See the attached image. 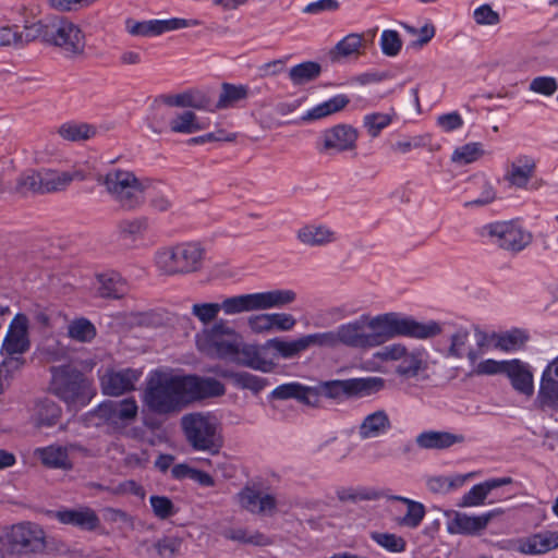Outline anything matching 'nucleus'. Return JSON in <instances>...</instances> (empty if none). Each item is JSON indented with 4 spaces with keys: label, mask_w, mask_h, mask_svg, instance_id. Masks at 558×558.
I'll return each instance as SVG.
<instances>
[{
    "label": "nucleus",
    "mask_w": 558,
    "mask_h": 558,
    "mask_svg": "<svg viewBox=\"0 0 558 558\" xmlns=\"http://www.w3.org/2000/svg\"><path fill=\"white\" fill-rule=\"evenodd\" d=\"M450 327L435 320L420 323L411 316L399 313H386L375 317L362 315L357 319L340 325L336 331L338 345L367 349L385 343L395 337L430 339Z\"/></svg>",
    "instance_id": "nucleus-1"
},
{
    "label": "nucleus",
    "mask_w": 558,
    "mask_h": 558,
    "mask_svg": "<svg viewBox=\"0 0 558 558\" xmlns=\"http://www.w3.org/2000/svg\"><path fill=\"white\" fill-rule=\"evenodd\" d=\"M225 386L215 378L155 372L148 379L143 401L153 413H177L186 404L225 395Z\"/></svg>",
    "instance_id": "nucleus-2"
},
{
    "label": "nucleus",
    "mask_w": 558,
    "mask_h": 558,
    "mask_svg": "<svg viewBox=\"0 0 558 558\" xmlns=\"http://www.w3.org/2000/svg\"><path fill=\"white\" fill-rule=\"evenodd\" d=\"M279 305V291L240 294L226 298L221 303H194L191 314L205 327L217 322L220 311L232 316L245 312L265 311Z\"/></svg>",
    "instance_id": "nucleus-3"
},
{
    "label": "nucleus",
    "mask_w": 558,
    "mask_h": 558,
    "mask_svg": "<svg viewBox=\"0 0 558 558\" xmlns=\"http://www.w3.org/2000/svg\"><path fill=\"white\" fill-rule=\"evenodd\" d=\"M108 196L123 210L140 208L145 201L147 180L125 168L110 169L97 178Z\"/></svg>",
    "instance_id": "nucleus-4"
},
{
    "label": "nucleus",
    "mask_w": 558,
    "mask_h": 558,
    "mask_svg": "<svg viewBox=\"0 0 558 558\" xmlns=\"http://www.w3.org/2000/svg\"><path fill=\"white\" fill-rule=\"evenodd\" d=\"M206 248L198 241L180 242L160 247L155 253V266L165 276L198 272L204 265Z\"/></svg>",
    "instance_id": "nucleus-5"
},
{
    "label": "nucleus",
    "mask_w": 558,
    "mask_h": 558,
    "mask_svg": "<svg viewBox=\"0 0 558 558\" xmlns=\"http://www.w3.org/2000/svg\"><path fill=\"white\" fill-rule=\"evenodd\" d=\"M241 341V335L223 319L204 327L195 335L196 349L209 357L226 359L239 355Z\"/></svg>",
    "instance_id": "nucleus-6"
},
{
    "label": "nucleus",
    "mask_w": 558,
    "mask_h": 558,
    "mask_svg": "<svg viewBox=\"0 0 558 558\" xmlns=\"http://www.w3.org/2000/svg\"><path fill=\"white\" fill-rule=\"evenodd\" d=\"M181 427L193 449L217 453L221 447L218 422L215 416L201 412L182 416Z\"/></svg>",
    "instance_id": "nucleus-7"
},
{
    "label": "nucleus",
    "mask_w": 558,
    "mask_h": 558,
    "mask_svg": "<svg viewBox=\"0 0 558 558\" xmlns=\"http://www.w3.org/2000/svg\"><path fill=\"white\" fill-rule=\"evenodd\" d=\"M385 387L381 377L333 379L317 385L318 396L339 400L342 398L366 397L380 391Z\"/></svg>",
    "instance_id": "nucleus-8"
},
{
    "label": "nucleus",
    "mask_w": 558,
    "mask_h": 558,
    "mask_svg": "<svg viewBox=\"0 0 558 558\" xmlns=\"http://www.w3.org/2000/svg\"><path fill=\"white\" fill-rule=\"evenodd\" d=\"M480 235L498 247L520 252L532 242V234L512 221H497L481 228Z\"/></svg>",
    "instance_id": "nucleus-9"
},
{
    "label": "nucleus",
    "mask_w": 558,
    "mask_h": 558,
    "mask_svg": "<svg viewBox=\"0 0 558 558\" xmlns=\"http://www.w3.org/2000/svg\"><path fill=\"white\" fill-rule=\"evenodd\" d=\"M51 386L57 396L65 402H75L87 387L84 375L72 364L52 366Z\"/></svg>",
    "instance_id": "nucleus-10"
},
{
    "label": "nucleus",
    "mask_w": 558,
    "mask_h": 558,
    "mask_svg": "<svg viewBox=\"0 0 558 558\" xmlns=\"http://www.w3.org/2000/svg\"><path fill=\"white\" fill-rule=\"evenodd\" d=\"M7 546L8 551L16 555L40 553L46 547L45 533L32 523L13 525L7 534Z\"/></svg>",
    "instance_id": "nucleus-11"
},
{
    "label": "nucleus",
    "mask_w": 558,
    "mask_h": 558,
    "mask_svg": "<svg viewBox=\"0 0 558 558\" xmlns=\"http://www.w3.org/2000/svg\"><path fill=\"white\" fill-rule=\"evenodd\" d=\"M278 359V338L269 339L264 345L244 344L238 355L240 364L265 373L271 372L276 367Z\"/></svg>",
    "instance_id": "nucleus-12"
},
{
    "label": "nucleus",
    "mask_w": 558,
    "mask_h": 558,
    "mask_svg": "<svg viewBox=\"0 0 558 558\" xmlns=\"http://www.w3.org/2000/svg\"><path fill=\"white\" fill-rule=\"evenodd\" d=\"M96 415L116 429H123L137 417L138 407L133 398L100 404Z\"/></svg>",
    "instance_id": "nucleus-13"
},
{
    "label": "nucleus",
    "mask_w": 558,
    "mask_h": 558,
    "mask_svg": "<svg viewBox=\"0 0 558 558\" xmlns=\"http://www.w3.org/2000/svg\"><path fill=\"white\" fill-rule=\"evenodd\" d=\"M501 513V509H494L481 515H469L459 511L447 512V517H451L447 522V531L450 534L481 535L489 522Z\"/></svg>",
    "instance_id": "nucleus-14"
},
{
    "label": "nucleus",
    "mask_w": 558,
    "mask_h": 558,
    "mask_svg": "<svg viewBox=\"0 0 558 558\" xmlns=\"http://www.w3.org/2000/svg\"><path fill=\"white\" fill-rule=\"evenodd\" d=\"M536 403L543 411L558 413V356L543 371Z\"/></svg>",
    "instance_id": "nucleus-15"
},
{
    "label": "nucleus",
    "mask_w": 558,
    "mask_h": 558,
    "mask_svg": "<svg viewBox=\"0 0 558 558\" xmlns=\"http://www.w3.org/2000/svg\"><path fill=\"white\" fill-rule=\"evenodd\" d=\"M31 345L28 338V319L23 314H17L10 324L2 342V354L23 355Z\"/></svg>",
    "instance_id": "nucleus-16"
},
{
    "label": "nucleus",
    "mask_w": 558,
    "mask_h": 558,
    "mask_svg": "<svg viewBox=\"0 0 558 558\" xmlns=\"http://www.w3.org/2000/svg\"><path fill=\"white\" fill-rule=\"evenodd\" d=\"M141 375L140 371L132 368L109 371L101 377L102 391L107 396H121L135 388Z\"/></svg>",
    "instance_id": "nucleus-17"
},
{
    "label": "nucleus",
    "mask_w": 558,
    "mask_h": 558,
    "mask_svg": "<svg viewBox=\"0 0 558 558\" xmlns=\"http://www.w3.org/2000/svg\"><path fill=\"white\" fill-rule=\"evenodd\" d=\"M240 506L255 514H274L277 506L276 498L263 492L245 487L238 494Z\"/></svg>",
    "instance_id": "nucleus-18"
},
{
    "label": "nucleus",
    "mask_w": 558,
    "mask_h": 558,
    "mask_svg": "<svg viewBox=\"0 0 558 558\" xmlns=\"http://www.w3.org/2000/svg\"><path fill=\"white\" fill-rule=\"evenodd\" d=\"M357 130L348 124H338L324 132V148L344 151L355 148Z\"/></svg>",
    "instance_id": "nucleus-19"
},
{
    "label": "nucleus",
    "mask_w": 558,
    "mask_h": 558,
    "mask_svg": "<svg viewBox=\"0 0 558 558\" xmlns=\"http://www.w3.org/2000/svg\"><path fill=\"white\" fill-rule=\"evenodd\" d=\"M505 374L515 391L526 397L534 393L533 374L527 364L520 360H511L508 362Z\"/></svg>",
    "instance_id": "nucleus-20"
},
{
    "label": "nucleus",
    "mask_w": 558,
    "mask_h": 558,
    "mask_svg": "<svg viewBox=\"0 0 558 558\" xmlns=\"http://www.w3.org/2000/svg\"><path fill=\"white\" fill-rule=\"evenodd\" d=\"M558 548V531H544L519 542V551L525 555H541Z\"/></svg>",
    "instance_id": "nucleus-21"
},
{
    "label": "nucleus",
    "mask_w": 558,
    "mask_h": 558,
    "mask_svg": "<svg viewBox=\"0 0 558 558\" xmlns=\"http://www.w3.org/2000/svg\"><path fill=\"white\" fill-rule=\"evenodd\" d=\"M511 483V477H499L489 478L483 483L476 484L466 494L463 495L458 506L461 508H466L484 505L485 499L490 492Z\"/></svg>",
    "instance_id": "nucleus-22"
},
{
    "label": "nucleus",
    "mask_w": 558,
    "mask_h": 558,
    "mask_svg": "<svg viewBox=\"0 0 558 558\" xmlns=\"http://www.w3.org/2000/svg\"><path fill=\"white\" fill-rule=\"evenodd\" d=\"M56 518L63 524H72L87 531H93L99 525V518L89 508L57 511Z\"/></svg>",
    "instance_id": "nucleus-23"
},
{
    "label": "nucleus",
    "mask_w": 558,
    "mask_h": 558,
    "mask_svg": "<svg viewBox=\"0 0 558 558\" xmlns=\"http://www.w3.org/2000/svg\"><path fill=\"white\" fill-rule=\"evenodd\" d=\"M61 39L57 40L56 47L72 56H82L85 50V35L78 25L68 20L63 26Z\"/></svg>",
    "instance_id": "nucleus-24"
},
{
    "label": "nucleus",
    "mask_w": 558,
    "mask_h": 558,
    "mask_svg": "<svg viewBox=\"0 0 558 558\" xmlns=\"http://www.w3.org/2000/svg\"><path fill=\"white\" fill-rule=\"evenodd\" d=\"M295 399L299 403L311 408L319 407L317 386L307 387L300 383L281 384V400Z\"/></svg>",
    "instance_id": "nucleus-25"
},
{
    "label": "nucleus",
    "mask_w": 558,
    "mask_h": 558,
    "mask_svg": "<svg viewBox=\"0 0 558 558\" xmlns=\"http://www.w3.org/2000/svg\"><path fill=\"white\" fill-rule=\"evenodd\" d=\"M464 440L463 435L436 430L423 432L416 437L417 446L424 449H447Z\"/></svg>",
    "instance_id": "nucleus-26"
},
{
    "label": "nucleus",
    "mask_w": 558,
    "mask_h": 558,
    "mask_svg": "<svg viewBox=\"0 0 558 558\" xmlns=\"http://www.w3.org/2000/svg\"><path fill=\"white\" fill-rule=\"evenodd\" d=\"M350 102V98L344 95H336L332 98L315 106L310 109L300 118V122H313L326 117H329L333 113H337L344 109Z\"/></svg>",
    "instance_id": "nucleus-27"
},
{
    "label": "nucleus",
    "mask_w": 558,
    "mask_h": 558,
    "mask_svg": "<svg viewBox=\"0 0 558 558\" xmlns=\"http://www.w3.org/2000/svg\"><path fill=\"white\" fill-rule=\"evenodd\" d=\"M391 428V422L385 410H378L364 417L359 435L362 439L378 437Z\"/></svg>",
    "instance_id": "nucleus-28"
},
{
    "label": "nucleus",
    "mask_w": 558,
    "mask_h": 558,
    "mask_svg": "<svg viewBox=\"0 0 558 558\" xmlns=\"http://www.w3.org/2000/svg\"><path fill=\"white\" fill-rule=\"evenodd\" d=\"M98 294L106 299H121L126 293V281L118 272L110 271L97 276Z\"/></svg>",
    "instance_id": "nucleus-29"
},
{
    "label": "nucleus",
    "mask_w": 558,
    "mask_h": 558,
    "mask_svg": "<svg viewBox=\"0 0 558 558\" xmlns=\"http://www.w3.org/2000/svg\"><path fill=\"white\" fill-rule=\"evenodd\" d=\"M61 416V408L51 399L39 400L34 408L33 422L37 428L56 425Z\"/></svg>",
    "instance_id": "nucleus-30"
},
{
    "label": "nucleus",
    "mask_w": 558,
    "mask_h": 558,
    "mask_svg": "<svg viewBox=\"0 0 558 558\" xmlns=\"http://www.w3.org/2000/svg\"><path fill=\"white\" fill-rule=\"evenodd\" d=\"M68 450V447L52 445L36 449L35 456L48 468L69 470L72 463Z\"/></svg>",
    "instance_id": "nucleus-31"
},
{
    "label": "nucleus",
    "mask_w": 558,
    "mask_h": 558,
    "mask_svg": "<svg viewBox=\"0 0 558 558\" xmlns=\"http://www.w3.org/2000/svg\"><path fill=\"white\" fill-rule=\"evenodd\" d=\"M159 101L169 107L194 109H206L209 105V99L206 96L192 92L161 95Z\"/></svg>",
    "instance_id": "nucleus-32"
},
{
    "label": "nucleus",
    "mask_w": 558,
    "mask_h": 558,
    "mask_svg": "<svg viewBox=\"0 0 558 558\" xmlns=\"http://www.w3.org/2000/svg\"><path fill=\"white\" fill-rule=\"evenodd\" d=\"M75 177H81L83 179V175H81L80 172L71 173L65 171L60 172L51 169H43V194L65 190V187L70 185Z\"/></svg>",
    "instance_id": "nucleus-33"
},
{
    "label": "nucleus",
    "mask_w": 558,
    "mask_h": 558,
    "mask_svg": "<svg viewBox=\"0 0 558 558\" xmlns=\"http://www.w3.org/2000/svg\"><path fill=\"white\" fill-rule=\"evenodd\" d=\"M299 240L311 246H322L335 241V233L325 226H305L299 230Z\"/></svg>",
    "instance_id": "nucleus-34"
},
{
    "label": "nucleus",
    "mask_w": 558,
    "mask_h": 558,
    "mask_svg": "<svg viewBox=\"0 0 558 558\" xmlns=\"http://www.w3.org/2000/svg\"><path fill=\"white\" fill-rule=\"evenodd\" d=\"M248 95L250 88L247 85L222 83L216 109L221 110L234 107L240 101L247 99Z\"/></svg>",
    "instance_id": "nucleus-35"
},
{
    "label": "nucleus",
    "mask_w": 558,
    "mask_h": 558,
    "mask_svg": "<svg viewBox=\"0 0 558 558\" xmlns=\"http://www.w3.org/2000/svg\"><path fill=\"white\" fill-rule=\"evenodd\" d=\"M534 170V160L527 156H521L512 162L511 169L507 174V179L512 185L523 187L532 178Z\"/></svg>",
    "instance_id": "nucleus-36"
},
{
    "label": "nucleus",
    "mask_w": 558,
    "mask_h": 558,
    "mask_svg": "<svg viewBox=\"0 0 558 558\" xmlns=\"http://www.w3.org/2000/svg\"><path fill=\"white\" fill-rule=\"evenodd\" d=\"M147 229V219L136 217L122 220L118 226V233L124 242L135 244L143 239Z\"/></svg>",
    "instance_id": "nucleus-37"
},
{
    "label": "nucleus",
    "mask_w": 558,
    "mask_h": 558,
    "mask_svg": "<svg viewBox=\"0 0 558 558\" xmlns=\"http://www.w3.org/2000/svg\"><path fill=\"white\" fill-rule=\"evenodd\" d=\"M250 331L258 336H271L279 331V314H256L247 317Z\"/></svg>",
    "instance_id": "nucleus-38"
},
{
    "label": "nucleus",
    "mask_w": 558,
    "mask_h": 558,
    "mask_svg": "<svg viewBox=\"0 0 558 558\" xmlns=\"http://www.w3.org/2000/svg\"><path fill=\"white\" fill-rule=\"evenodd\" d=\"M362 46L363 37L361 35L349 34L329 51V58L332 62H340L344 58L356 57Z\"/></svg>",
    "instance_id": "nucleus-39"
},
{
    "label": "nucleus",
    "mask_w": 558,
    "mask_h": 558,
    "mask_svg": "<svg viewBox=\"0 0 558 558\" xmlns=\"http://www.w3.org/2000/svg\"><path fill=\"white\" fill-rule=\"evenodd\" d=\"M492 339L496 340L495 348L509 352L521 349L529 340V335L524 330L514 328L506 332H494Z\"/></svg>",
    "instance_id": "nucleus-40"
},
{
    "label": "nucleus",
    "mask_w": 558,
    "mask_h": 558,
    "mask_svg": "<svg viewBox=\"0 0 558 558\" xmlns=\"http://www.w3.org/2000/svg\"><path fill=\"white\" fill-rule=\"evenodd\" d=\"M57 133L65 141L82 142L94 137L96 135V129L88 123L66 122L58 128Z\"/></svg>",
    "instance_id": "nucleus-41"
},
{
    "label": "nucleus",
    "mask_w": 558,
    "mask_h": 558,
    "mask_svg": "<svg viewBox=\"0 0 558 558\" xmlns=\"http://www.w3.org/2000/svg\"><path fill=\"white\" fill-rule=\"evenodd\" d=\"M322 73V65L315 61H305L292 66L288 76L294 85H304L315 81Z\"/></svg>",
    "instance_id": "nucleus-42"
},
{
    "label": "nucleus",
    "mask_w": 558,
    "mask_h": 558,
    "mask_svg": "<svg viewBox=\"0 0 558 558\" xmlns=\"http://www.w3.org/2000/svg\"><path fill=\"white\" fill-rule=\"evenodd\" d=\"M391 499L407 505L408 510L404 517L399 520L400 525L410 529H416L420 526L426 513L423 504L401 496H392Z\"/></svg>",
    "instance_id": "nucleus-43"
},
{
    "label": "nucleus",
    "mask_w": 558,
    "mask_h": 558,
    "mask_svg": "<svg viewBox=\"0 0 558 558\" xmlns=\"http://www.w3.org/2000/svg\"><path fill=\"white\" fill-rule=\"evenodd\" d=\"M13 192L25 196L32 194H43L41 170H27L16 180Z\"/></svg>",
    "instance_id": "nucleus-44"
},
{
    "label": "nucleus",
    "mask_w": 558,
    "mask_h": 558,
    "mask_svg": "<svg viewBox=\"0 0 558 558\" xmlns=\"http://www.w3.org/2000/svg\"><path fill=\"white\" fill-rule=\"evenodd\" d=\"M170 130L173 133L192 134L203 130L196 114L193 111L186 110L177 114L169 123Z\"/></svg>",
    "instance_id": "nucleus-45"
},
{
    "label": "nucleus",
    "mask_w": 558,
    "mask_h": 558,
    "mask_svg": "<svg viewBox=\"0 0 558 558\" xmlns=\"http://www.w3.org/2000/svg\"><path fill=\"white\" fill-rule=\"evenodd\" d=\"M68 336L78 342H90L96 337V328L88 319L77 318L69 324Z\"/></svg>",
    "instance_id": "nucleus-46"
},
{
    "label": "nucleus",
    "mask_w": 558,
    "mask_h": 558,
    "mask_svg": "<svg viewBox=\"0 0 558 558\" xmlns=\"http://www.w3.org/2000/svg\"><path fill=\"white\" fill-rule=\"evenodd\" d=\"M484 155L483 145L481 143H468L454 149L451 161L465 166L478 160Z\"/></svg>",
    "instance_id": "nucleus-47"
},
{
    "label": "nucleus",
    "mask_w": 558,
    "mask_h": 558,
    "mask_svg": "<svg viewBox=\"0 0 558 558\" xmlns=\"http://www.w3.org/2000/svg\"><path fill=\"white\" fill-rule=\"evenodd\" d=\"M125 32L132 37H155L159 36L157 20L136 21L126 19L124 22Z\"/></svg>",
    "instance_id": "nucleus-48"
},
{
    "label": "nucleus",
    "mask_w": 558,
    "mask_h": 558,
    "mask_svg": "<svg viewBox=\"0 0 558 558\" xmlns=\"http://www.w3.org/2000/svg\"><path fill=\"white\" fill-rule=\"evenodd\" d=\"M220 375L223 377H230L236 386L243 389H250L254 392H258L265 386V381L262 378L246 372H222Z\"/></svg>",
    "instance_id": "nucleus-49"
},
{
    "label": "nucleus",
    "mask_w": 558,
    "mask_h": 558,
    "mask_svg": "<svg viewBox=\"0 0 558 558\" xmlns=\"http://www.w3.org/2000/svg\"><path fill=\"white\" fill-rule=\"evenodd\" d=\"M371 538L390 553H402L407 547L405 539L392 533L372 532Z\"/></svg>",
    "instance_id": "nucleus-50"
},
{
    "label": "nucleus",
    "mask_w": 558,
    "mask_h": 558,
    "mask_svg": "<svg viewBox=\"0 0 558 558\" xmlns=\"http://www.w3.org/2000/svg\"><path fill=\"white\" fill-rule=\"evenodd\" d=\"M470 332L464 327H458L451 332L450 345L447 350L446 356L461 359L463 356V348L469 341Z\"/></svg>",
    "instance_id": "nucleus-51"
},
{
    "label": "nucleus",
    "mask_w": 558,
    "mask_h": 558,
    "mask_svg": "<svg viewBox=\"0 0 558 558\" xmlns=\"http://www.w3.org/2000/svg\"><path fill=\"white\" fill-rule=\"evenodd\" d=\"M392 119L387 113H371L364 117V128L372 137H377L379 133L391 123Z\"/></svg>",
    "instance_id": "nucleus-52"
},
{
    "label": "nucleus",
    "mask_w": 558,
    "mask_h": 558,
    "mask_svg": "<svg viewBox=\"0 0 558 558\" xmlns=\"http://www.w3.org/2000/svg\"><path fill=\"white\" fill-rule=\"evenodd\" d=\"M422 366V357L420 353L407 352L402 356L400 364L397 367V373L405 377H414L417 375Z\"/></svg>",
    "instance_id": "nucleus-53"
},
{
    "label": "nucleus",
    "mask_w": 558,
    "mask_h": 558,
    "mask_svg": "<svg viewBox=\"0 0 558 558\" xmlns=\"http://www.w3.org/2000/svg\"><path fill=\"white\" fill-rule=\"evenodd\" d=\"M380 47L383 53L388 57L397 56L402 48V40L396 31H384L380 37Z\"/></svg>",
    "instance_id": "nucleus-54"
},
{
    "label": "nucleus",
    "mask_w": 558,
    "mask_h": 558,
    "mask_svg": "<svg viewBox=\"0 0 558 558\" xmlns=\"http://www.w3.org/2000/svg\"><path fill=\"white\" fill-rule=\"evenodd\" d=\"M509 361L484 360L475 365L470 375L484 376L505 374Z\"/></svg>",
    "instance_id": "nucleus-55"
},
{
    "label": "nucleus",
    "mask_w": 558,
    "mask_h": 558,
    "mask_svg": "<svg viewBox=\"0 0 558 558\" xmlns=\"http://www.w3.org/2000/svg\"><path fill=\"white\" fill-rule=\"evenodd\" d=\"M64 25H68L66 17L57 15L47 16L46 44L56 47L57 40L62 37L61 34Z\"/></svg>",
    "instance_id": "nucleus-56"
},
{
    "label": "nucleus",
    "mask_w": 558,
    "mask_h": 558,
    "mask_svg": "<svg viewBox=\"0 0 558 558\" xmlns=\"http://www.w3.org/2000/svg\"><path fill=\"white\" fill-rule=\"evenodd\" d=\"M149 501L154 514L161 520H166L175 513L173 502L168 497L151 496Z\"/></svg>",
    "instance_id": "nucleus-57"
},
{
    "label": "nucleus",
    "mask_w": 558,
    "mask_h": 558,
    "mask_svg": "<svg viewBox=\"0 0 558 558\" xmlns=\"http://www.w3.org/2000/svg\"><path fill=\"white\" fill-rule=\"evenodd\" d=\"M308 349L306 337L298 339H281V357L292 359Z\"/></svg>",
    "instance_id": "nucleus-58"
},
{
    "label": "nucleus",
    "mask_w": 558,
    "mask_h": 558,
    "mask_svg": "<svg viewBox=\"0 0 558 558\" xmlns=\"http://www.w3.org/2000/svg\"><path fill=\"white\" fill-rule=\"evenodd\" d=\"M21 33L23 34V43L41 39L46 44L47 17L31 24L26 23L24 25V32Z\"/></svg>",
    "instance_id": "nucleus-59"
},
{
    "label": "nucleus",
    "mask_w": 558,
    "mask_h": 558,
    "mask_svg": "<svg viewBox=\"0 0 558 558\" xmlns=\"http://www.w3.org/2000/svg\"><path fill=\"white\" fill-rule=\"evenodd\" d=\"M557 80L551 76H537L530 83V90L544 96H551L557 92Z\"/></svg>",
    "instance_id": "nucleus-60"
},
{
    "label": "nucleus",
    "mask_w": 558,
    "mask_h": 558,
    "mask_svg": "<svg viewBox=\"0 0 558 558\" xmlns=\"http://www.w3.org/2000/svg\"><path fill=\"white\" fill-rule=\"evenodd\" d=\"M305 337L308 348L318 347L333 349L338 347L335 330L311 333L306 335Z\"/></svg>",
    "instance_id": "nucleus-61"
},
{
    "label": "nucleus",
    "mask_w": 558,
    "mask_h": 558,
    "mask_svg": "<svg viewBox=\"0 0 558 558\" xmlns=\"http://www.w3.org/2000/svg\"><path fill=\"white\" fill-rule=\"evenodd\" d=\"M473 17L478 25H497L500 22L499 13L494 11L489 4L476 8Z\"/></svg>",
    "instance_id": "nucleus-62"
},
{
    "label": "nucleus",
    "mask_w": 558,
    "mask_h": 558,
    "mask_svg": "<svg viewBox=\"0 0 558 558\" xmlns=\"http://www.w3.org/2000/svg\"><path fill=\"white\" fill-rule=\"evenodd\" d=\"M161 316L154 312H135L130 315V324L144 327H156L161 324Z\"/></svg>",
    "instance_id": "nucleus-63"
},
{
    "label": "nucleus",
    "mask_w": 558,
    "mask_h": 558,
    "mask_svg": "<svg viewBox=\"0 0 558 558\" xmlns=\"http://www.w3.org/2000/svg\"><path fill=\"white\" fill-rule=\"evenodd\" d=\"M41 354L48 363L66 361L69 357L68 349L59 342L46 345L43 349Z\"/></svg>",
    "instance_id": "nucleus-64"
}]
</instances>
